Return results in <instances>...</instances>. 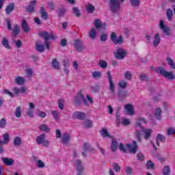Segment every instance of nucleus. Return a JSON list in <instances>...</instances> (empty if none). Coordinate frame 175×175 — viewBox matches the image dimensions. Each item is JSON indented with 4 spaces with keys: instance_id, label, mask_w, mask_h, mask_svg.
<instances>
[{
    "instance_id": "f257e3e1",
    "label": "nucleus",
    "mask_w": 175,
    "mask_h": 175,
    "mask_svg": "<svg viewBox=\"0 0 175 175\" xmlns=\"http://www.w3.org/2000/svg\"><path fill=\"white\" fill-rule=\"evenodd\" d=\"M39 36L44 40L45 46L47 50H50V42L49 40H50V39H52V40H55V39H57V36L49 33V31H40Z\"/></svg>"
},
{
    "instance_id": "473e14b6",
    "label": "nucleus",
    "mask_w": 175,
    "mask_h": 175,
    "mask_svg": "<svg viewBox=\"0 0 175 175\" xmlns=\"http://www.w3.org/2000/svg\"><path fill=\"white\" fill-rule=\"evenodd\" d=\"M118 98L120 100H123L126 98V92L120 90L118 92Z\"/></svg>"
},
{
    "instance_id": "603ef678",
    "label": "nucleus",
    "mask_w": 175,
    "mask_h": 175,
    "mask_svg": "<svg viewBox=\"0 0 175 175\" xmlns=\"http://www.w3.org/2000/svg\"><path fill=\"white\" fill-rule=\"evenodd\" d=\"M130 2L134 8L139 6L140 5V0H130Z\"/></svg>"
},
{
    "instance_id": "13d9d810",
    "label": "nucleus",
    "mask_w": 175,
    "mask_h": 175,
    "mask_svg": "<svg viewBox=\"0 0 175 175\" xmlns=\"http://www.w3.org/2000/svg\"><path fill=\"white\" fill-rule=\"evenodd\" d=\"M6 23H7V27L8 31L12 30V22L10 21V18H6L5 19Z\"/></svg>"
},
{
    "instance_id": "69168bd1",
    "label": "nucleus",
    "mask_w": 175,
    "mask_h": 175,
    "mask_svg": "<svg viewBox=\"0 0 175 175\" xmlns=\"http://www.w3.org/2000/svg\"><path fill=\"white\" fill-rule=\"evenodd\" d=\"M113 169L115 172H120V170H121V167H120V165H118V163H113Z\"/></svg>"
},
{
    "instance_id": "8fccbe9b",
    "label": "nucleus",
    "mask_w": 175,
    "mask_h": 175,
    "mask_svg": "<svg viewBox=\"0 0 175 175\" xmlns=\"http://www.w3.org/2000/svg\"><path fill=\"white\" fill-rule=\"evenodd\" d=\"M73 10V13L74 14H75L76 17H80V16H81V14L80 13V10H79V8L74 7L72 8Z\"/></svg>"
},
{
    "instance_id": "6e6d98bb",
    "label": "nucleus",
    "mask_w": 175,
    "mask_h": 175,
    "mask_svg": "<svg viewBox=\"0 0 175 175\" xmlns=\"http://www.w3.org/2000/svg\"><path fill=\"white\" fill-rule=\"evenodd\" d=\"M64 100H61V99H60V100H59L57 101L58 107H59V109L60 110H64Z\"/></svg>"
},
{
    "instance_id": "ddd939ff",
    "label": "nucleus",
    "mask_w": 175,
    "mask_h": 175,
    "mask_svg": "<svg viewBox=\"0 0 175 175\" xmlns=\"http://www.w3.org/2000/svg\"><path fill=\"white\" fill-rule=\"evenodd\" d=\"M70 142V135L68 133H65L62 136V143L63 144H68Z\"/></svg>"
},
{
    "instance_id": "6ab92c4d",
    "label": "nucleus",
    "mask_w": 175,
    "mask_h": 175,
    "mask_svg": "<svg viewBox=\"0 0 175 175\" xmlns=\"http://www.w3.org/2000/svg\"><path fill=\"white\" fill-rule=\"evenodd\" d=\"M125 109L129 116H133V114H135V111H133V105H132V104H126L125 105Z\"/></svg>"
},
{
    "instance_id": "2f4dec72",
    "label": "nucleus",
    "mask_w": 175,
    "mask_h": 175,
    "mask_svg": "<svg viewBox=\"0 0 175 175\" xmlns=\"http://www.w3.org/2000/svg\"><path fill=\"white\" fill-rule=\"evenodd\" d=\"M146 168L149 170H155V164L151 161H148L146 163Z\"/></svg>"
},
{
    "instance_id": "a18cd8bd",
    "label": "nucleus",
    "mask_w": 175,
    "mask_h": 175,
    "mask_svg": "<svg viewBox=\"0 0 175 175\" xmlns=\"http://www.w3.org/2000/svg\"><path fill=\"white\" fill-rule=\"evenodd\" d=\"M21 107H17L15 110V116L17 118H20L21 117Z\"/></svg>"
},
{
    "instance_id": "2eb2a0df",
    "label": "nucleus",
    "mask_w": 175,
    "mask_h": 175,
    "mask_svg": "<svg viewBox=\"0 0 175 175\" xmlns=\"http://www.w3.org/2000/svg\"><path fill=\"white\" fill-rule=\"evenodd\" d=\"M73 117L77 120H85V113L83 112L75 111L73 114Z\"/></svg>"
},
{
    "instance_id": "a19ab883",
    "label": "nucleus",
    "mask_w": 175,
    "mask_h": 175,
    "mask_svg": "<svg viewBox=\"0 0 175 175\" xmlns=\"http://www.w3.org/2000/svg\"><path fill=\"white\" fill-rule=\"evenodd\" d=\"M3 143H4V144H8V143H9V139H10V135H9L8 133H6L3 135Z\"/></svg>"
},
{
    "instance_id": "f704fd0d",
    "label": "nucleus",
    "mask_w": 175,
    "mask_h": 175,
    "mask_svg": "<svg viewBox=\"0 0 175 175\" xmlns=\"http://www.w3.org/2000/svg\"><path fill=\"white\" fill-rule=\"evenodd\" d=\"M89 38L90 39H95L96 38V30L92 28L89 32Z\"/></svg>"
},
{
    "instance_id": "052dcab7",
    "label": "nucleus",
    "mask_w": 175,
    "mask_h": 175,
    "mask_svg": "<svg viewBox=\"0 0 175 175\" xmlns=\"http://www.w3.org/2000/svg\"><path fill=\"white\" fill-rule=\"evenodd\" d=\"M139 79L141 81H148V77L146 76V75H139Z\"/></svg>"
},
{
    "instance_id": "864d4df0",
    "label": "nucleus",
    "mask_w": 175,
    "mask_h": 175,
    "mask_svg": "<svg viewBox=\"0 0 175 175\" xmlns=\"http://www.w3.org/2000/svg\"><path fill=\"white\" fill-rule=\"evenodd\" d=\"M26 114L30 118H33V109H31L28 108L27 111L26 112Z\"/></svg>"
},
{
    "instance_id": "4468645a",
    "label": "nucleus",
    "mask_w": 175,
    "mask_h": 175,
    "mask_svg": "<svg viewBox=\"0 0 175 175\" xmlns=\"http://www.w3.org/2000/svg\"><path fill=\"white\" fill-rule=\"evenodd\" d=\"M1 161L4 165H5V166H12V165L14 163V160H13V159H10L8 157H2Z\"/></svg>"
},
{
    "instance_id": "338daca9",
    "label": "nucleus",
    "mask_w": 175,
    "mask_h": 175,
    "mask_svg": "<svg viewBox=\"0 0 175 175\" xmlns=\"http://www.w3.org/2000/svg\"><path fill=\"white\" fill-rule=\"evenodd\" d=\"M90 144H88V143H85V144H83V150L84 151H90Z\"/></svg>"
},
{
    "instance_id": "e433bc0d",
    "label": "nucleus",
    "mask_w": 175,
    "mask_h": 175,
    "mask_svg": "<svg viewBox=\"0 0 175 175\" xmlns=\"http://www.w3.org/2000/svg\"><path fill=\"white\" fill-rule=\"evenodd\" d=\"M36 50L38 53H43L44 51V45L40 44H36Z\"/></svg>"
},
{
    "instance_id": "b1692460",
    "label": "nucleus",
    "mask_w": 175,
    "mask_h": 175,
    "mask_svg": "<svg viewBox=\"0 0 175 175\" xmlns=\"http://www.w3.org/2000/svg\"><path fill=\"white\" fill-rule=\"evenodd\" d=\"M23 142L21 141V137H15L13 140V144L16 147H18V146H21Z\"/></svg>"
},
{
    "instance_id": "5fc2aeb1",
    "label": "nucleus",
    "mask_w": 175,
    "mask_h": 175,
    "mask_svg": "<svg viewBox=\"0 0 175 175\" xmlns=\"http://www.w3.org/2000/svg\"><path fill=\"white\" fill-rule=\"evenodd\" d=\"M83 125L85 126V128H91L92 126V121L86 120L84 122Z\"/></svg>"
},
{
    "instance_id": "0e129e2a",
    "label": "nucleus",
    "mask_w": 175,
    "mask_h": 175,
    "mask_svg": "<svg viewBox=\"0 0 175 175\" xmlns=\"http://www.w3.org/2000/svg\"><path fill=\"white\" fill-rule=\"evenodd\" d=\"M37 165H38V167H40V169H42L43 167H44V163H43V161H42L41 160H38L37 161Z\"/></svg>"
},
{
    "instance_id": "f03ea898",
    "label": "nucleus",
    "mask_w": 175,
    "mask_h": 175,
    "mask_svg": "<svg viewBox=\"0 0 175 175\" xmlns=\"http://www.w3.org/2000/svg\"><path fill=\"white\" fill-rule=\"evenodd\" d=\"M157 73L163 76L165 79H167L168 80H174L175 76L172 72H167L165 68L162 67H159L156 70Z\"/></svg>"
},
{
    "instance_id": "79ce46f5",
    "label": "nucleus",
    "mask_w": 175,
    "mask_h": 175,
    "mask_svg": "<svg viewBox=\"0 0 175 175\" xmlns=\"http://www.w3.org/2000/svg\"><path fill=\"white\" fill-rule=\"evenodd\" d=\"M163 175H170V167L165 165L163 169Z\"/></svg>"
},
{
    "instance_id": "bb28decb",
    "label": "nucleus",
    "mask_w": 175,
    "mask_h": 175,
    "mask_svg": "<svg viewBox=\"0 0 175 175\" xmlns=\"http://www.w3.org/2000/svg\"><path fill=\"white\" fill-rule=\"evenodd\" d=\"M119 88H122V90H125L126 88H128V82L122 80L119 81L118 84Z\"/></svg>"
},
{
    "instance_id": "de8ad7c7",
    "label": "nucleus",
    "mask_w": 175,
    "mask_h": 175,
    "mask_svg": "<svg viewBox=\"0 0 175 175\" xmlns=\"http://www.w3.org/2000/svg\"><path fill=\"white\" fill-rule=\"evenodd\" d=\"M6 119H5V118H3L0 120V128H1L2 129H3V128H6Z\"/></svg>"
},
{
    "instance_id": "72a5a7b5",
    "label": "nucleus",
    "mask_w": 175,
    "mask_h": 175,
    "mask_svg": "<svg viewBox=\"0 0 175 175\" xmlns=\"http://www.w3.org/2000/svg\"><path fill=\"white\" fill-rule=\"evenodd\" d=\"M98 65L100 68H102V69H107V62L100 59L98 62Z\"/></svg>"
},
{
    "instance_id": "7c9ffc66",
    "label": "nucleus",
    "mask_w": 175,
    "mask_h": 175,
    "mask_svg": "<svg viewBox=\"0 0 175 175\" xmlns=\"http://www.w3.org/2000/svg\"><path fill=\"white\" fill-rule=\"evenodd\" d=\"M15 83L18 84V85H23L24 83H25V79L23 77H17L15 79Z\"/></svg>"
},
{
    "instance_id": "3c124183",
    "label": "nucleus",
    "mask_w": 175,
    "mask_h": 175,
    "mask_svg": "<svg viewBox=\"0 0 175 175\" xmlns=\"http://www.w3.org/2000/svg\"><path fill=\"white\" fill-rule=\"evenodd\" d=\"M124 78L126 80H132V73L130 71H126L124 72Z\"/></svg>"
},
{
    "instance_id": "aec40b11",
    "label": "nucleus",
    "mask_w": 175,
    "mask_h": 175,
    "mask_svg": "<svg viewBox=\"0 0 175 175\" xmlns=\"http://www.w3.org/2000/svg\"><path fill=\"white\" fill-rule=\"evenodd\" d=\"M18 33H20V29H18V25L14 24V28L12 29V31L11 33V35H12V36H13V38H16V36H17V35Z\"/></svg>"
},
{
    "instance_id": "5701e85b",
    "label": "nucleus",
    "mask_w": 175,
    "mask_h": 175,
    "mask_svg": "<svg viewBox=\"0 0 175 175\" xmlns=\"http://www.w3.org/2000/svg\"><path fill=\"white\" fill-rule=\"evenodd\" d=\"M40 13L41 17L44 20H47V18H49V14H47V12H46V10L44 7H41Z\"/></svg>"
},
{
    "instance_id": "393cba45",
    "label": "nucleus",
    "mask_w": 175,
    "mask_h": 175,
    "mask_svg": "<svg viewBox=\"0 0 175 175\" xmlns=\"http://www.w3.org/2000/svg\"><path fill=\"white\" fill-rule=\"evenodd\" d=\"M1 43L5 49H7V50H10V49H12L9 44V40H8L5 37H3Z\"/></svg>"
},
{
    "instance_id": "cd10ccee",
    "label": "nucleus",
    "mask_w": 175,
    "mask_h": 175,
    "mask_svg": "<svg viewBox=\"0 0 175 175\" xmlns=\"http://www.w3.org/2000/svg\"><path fill=\"white\" fill-rule=\"evenodd\" d=\"M147 124V120H146V118H139L137 120L136 122V126H139L142 128V124Z\"/></svg>"
},
{
    "instance_id": "37998d69",
    "label": "nucleus",
    "mask_w": 175,
    "mask_h": 175,
    "mask_svg": "<svg viewBox=\"0 0 175 175\" xmlns=\"http://www.w3.org/2000/svg\"><path fill=\"white\" fill-rule=\"evenodd\" d=\"M65 13H66V10L65 8H62L59 9V11H58L59 17H64V16L65 15Z\"/></svg>"
},
{
    "instance_id": "423d86ee",
    "label": "nucleus",
    "mask_w": 175,
    "mask_h": 175,
    "mask_svg": "<svg viewBox=\"0 0 175 175\" xmlns=\"http://www.w3.org/2000/svg\"><path fill=\"white\" fill-rule=\"evenodd\" d=\"M37 144H43L44 147H48L49 144H50V142L49 140H46V135L41 134L36 138Z\"/></svg>"
},
{
    "instance_id": "0eeeda50",
    "label": "nucleus",
    "mask_w": 175,
    "mask_h": 175,
    "mask_svg": "<svg viewBox=\"0 0 175 175\" xmlns=\"http://www.w3.org/2000/svg\"><path fill=\"white\" fill-rule=\"evenodd\" d=\"M107 76L108 77L109 83V90H110L111 94H112V95H114V94H116V89L114 86V81H113V77H111V72L110 71H108L107 72Z\"/></svg>"
},
{
    "instance_id": "20e7f679",
    "label": "nucleus",
    "mask_w": 175,
    "mask_h": 175,
    "mask_svg": "<svg viewBox=\"0 0 175 175\" xmlns=\"http://www.w3.org/2000/svg\"><path fill=\"white\" fill-rule=\"evenodd\" d=\"M113 55L116 59H124L126 55H128V51L122 48H118Z\"/></svg>"
},
{
    "instance_id": "6e6552de",
    "label": "nucleus",
    "mask_w": 175,
    "mask_h": 175,
    "mask_svg": "<svg viewBox=\"0 0 175 175\" xmlns=\"http://www.w3.org/2000/svg\"><path fill=\"white\" fill-rule=\"evenodd\" d=\"M111 40L113 42L114 44H122L124 43L122 36H120L118 38H117V34L114 31L111 34Z\"/></svg>"
},
{
    "instance_id": "e2e57ef3",
    "label": "nucleus",
    "mask_w": 175,
    "mask_h": 175,
    "mask_svg": "<svg viewBox=\"0 0 175 175\" xmlns=\"http://www.w3.org/2000/svg\"><path fill=\"white\" fill-rule=\"evenodd\" d=\"M136 137L138 142H142V133L139 131H137Z\"/></svg>"
},
{
    "instance_id": "58836bf2",
    "label": "nucleus",
    "mask_w": 175,
    "mask_h": 175,
    "mask_svg": "<svg viewBox=\"0 0 175 175\" xmlns=\"http://www.w3.org/2000/svg\"><path fill=\"white\" fill-rule=\"evenodd\" d=\"M93 79H98L102 77V72L100 71H94L92 74Z\"/></svg>"
},
{
    "instance_id": "09e8293b",
    "label": "nucleus",
    "mask_w": 175,
    "mask_h": 175,
    "mask_svg": "<svg viewBox=\"0 0 175 175\" xmlns=\"http://www.w3.org/2000/svg\"><path fill=\"white\" fill-rule=\"evenodd\" d=\"M86 10L88 13H92L95 10V7L92 4H88L86 7Z\"/></svg>"
},
{
    "instance_id": "c85d7f7f",
    "label": "nucleus",
    "mask_w": 175,
    "mask_h": 175,
    "mask_svg": "<svg viewBox=\"0 0 175 175\" xmlns=\"http://www.w3.org/2000/svg\"><path fill=\"white\" fill-rule=\"evenodd\" d=\"M166 16L168 21H172V20H173V10H172V9H167L166 11Z\"/></svg>"
},
{
    "instance_id": "c9c22d12",
    "label": "nucleus",
    "mask_w": 175,
    "mask_h": 175,
    "mask_svg": "<svg viewBox=\"0 0 175 175\" xmlns=\"http://www.w3.org/2000/svg\"><path fill=\"white\" fill-rule=\"evenodd\" d=\"M166 59H167V64H168L169 66L171 68V69L175 70V63L173 61V59H172V58H170L169 57H167Z\"/></svg>"
},
{
    "instance_id": "9b49d317",
    "label": "nucleus",
    "mask_w": 175,
    "mask_h": 175,
    "mask_svg": "<svg viewBox=\"0 0 175 175\" xmlns=\"http://www.w3.org/2000/svg\"><path fill=\"white\" fill-rule=\"evenodd\" d=\"M159 27L163 32L165 35H167V36H169L170 35V28L165 25V22L163 20L160 21Z\"/></svg>"
},
{
    "instance_id": "ea45409f",
    "label": "nucleus",
    "mask_w": 175,
    "mask_h": 175,
    "mask_svg": "<svg viewBox=\"0 0 175 175\" xmlns=\"http://www.w3.org/2000/svg\"><path fill=\"white\" fill-rule=\"evenodd\" d=\"M100 133L103 137H111V135L107 132V130L103 129L100 131Z\"/></svg>"
},
{
    "instance_id": "7ed1b4c3",
    "label": "nucleus",
    "mask_w": 175,
    "mask_h": 175,
    "mask_svg": "<svg viewBox=\"0 0 175 175\" xmlns=\"http://www.w3.org/2000/svg\"><path fill=\"white\" fill-rule=\"evenodd\" d=\"M120 0H109V6L112 13H117L120 10Z\"/></svg>"
},
{
    "instance_id": "412c9836",
    "label": "nucleus",
    "mask_w": 175,
    "mask_h": 175,
    "mask_svg": "<svg viewBox=\"0 0 175 175\" xmlns=\"http://www.w3.org/2000/svg\"><path fill=\"white\" fill-rule=\"evenodd\" d=\"M14 10V3H11L8 4L5 8L6 14L9 15Z\"/></svg>"
},
{
    "instance_id": "c756f323",
    "label": "nucleus",
    "mask_w": 175,
    "mask_h": 175,
    "mask_svg": "<svg viewBox=\"0 0 175 175\" xmlns=\"http://www.w3.org/2000/svg\"><path fill=\"white\" fill-rule=\"evenodd\" d=\"M162 109L161 108H157L154 113V117L157 120H161L162 118Z\"/></svg>"
},
{
    "instance_id": "a878e982",
    "label": "nucleus",
    "mask_w": 175,
    "mask_h": 175,
    "mask_svg": "<svg viewBox=\"0 0 175 175\" xmlns=\"http://www.w3.org/2000/svg\"><path fill=\"white\" fill-rule=\"evenodd\" d=\"M39 129L41 130L42 132H46V133H49L51 129L47 126V124H41L39 126Z\"/></svg>"
},
{
    "instance_id": "9d476101",
    "label": "nucleus",
    "mask_w": 175,
    "mask_h": 175,
    "mask_svg": "<svg viewBox=\"0 0 175 175\" xmlns=\"http://www.w3.org/2000/svg\"><path fill=\"white\" fill-rule=\"evenodd\" d=\"M133 146L131 144H128L126 145V148L128 150H129L131 154H135V152H137V142H136V141H133Z\"/></svg>"
},
{
    "instance_id": "774afa93",
    "label": "nucleus",
    "mask_w": 175,
    "mask_h": 175,
    "mask_svg": "<svg viewBox=\"0 0 175 175\" xmlns=\"http://www.w3.org/2000/svg\"><path fill=\"white\" fill-rule=\"evenodd\" d=\"M175 133V130L172 128H170L167 130V135H174Z\"/></svg>"
},
{
    "instance_id": "f3484780",
    "label": "nucleus",
    "mask_w": 175,
    "mask_h": 175,
    "mask_svg": "<svg viewBox=\"0 0 175 175\" xmlns=\"http://www.w3.org/2000/svg\"><path fill=\"white\" fill-rule=\"evenodd\" d=\"M156 144L159 147V142H161V143H165L166 141V137H164L162 134H158L156 137Z\"/></svg>"
},
{
    "instance_id": "680f3d73",
    "label": "nucleus",
    "mask_w": 175,
    "mask_h": 175,
    "mask_svg": "<svg viewBox=\"0 0 175 175\" xmlns=\"http://www.w3.org/2000/svg\"><path fill=\"white\" fill-rule=\"evenodd\" d=\"M137 158L138 161H141V162H143V161H144V155H143V154L142 153H138L137 154Z\"/></svg>"
},
{
    "instance_id": "f8f14e48",
    "label": "nucleus",
    "mask_w": 175,
    "mask_h": 175,
    "mask_svg": "<svg viewBox=\"0 0 175 175\" xmlns=\"http://www.w3.org/2000/svg\"><path fill=\"white\" fill-rule=\"evenodd\" d=\"M21 28L25 33H28L31 31V28L28 26V23L25 19H23L21 21Z\"/></svg>"
},
{
    "instance_id": "4be33fe9",
    "label": "nucleus",
    "mask_w": 175,
    "mask_h": 175,
    "mask_svg": "<svg viewBox=\"0 0 175 175\" xmlns=\"http://www.w3.org/2000/svg\"><path fill=\"white\" fill-rule=\"evenodd\" d=\"M161 43V37L159 33H156L154 35V39L153 40V46L157 47Z\"/></svg>"
},
{
    "instance_id": "dca6fc26",
    "label": "nucleus",
    "mask_w": 175,
    "mask_h": 175,
    "mask_svg": "<svg viewBox=\"0 0 175 175\" xmlns=\"http://www.w3.org/2000/svg\"><path fill=\"white\" fill-rule=\"evenodd\" d=\"M142 132L144 133L145 140H148L151 137V133H152V130L149 129H142Z\"/></svg>"
},
{
    "instance_id": "4d7b16f0",
    "label": "nucleus",
    "mask_w": 175,
    "mask_h": 175,
    "mask_svg": "<svg viewBox=\"0 0 175 175\" xmlns=\"http://www.w3.org/2000/svg\"><path fill=\"white\" fill-rule=\"evenodd\" d=\"M94 25L97 29H99L102 27V23H100V20L96 19L94 21Z\"/></svg>"
},
{
    "instance_id": "39448f33",
    "label": "nucleus",
    "mask_w": 175,
    "mask_h": 175,
    "mask_svg": "<svg viewBox=\"0 0 175 175\" xmlns=\"http://www.w3.org/2000/svg\"><path fill=\"white\" fill-rule=\"evenodd\" d=\"M81 102L85 105V106H88V102L87 101V99L83 96V94L79 93L76 96L75 99V103L77 106H80L81 105Z\"/></svg>"
},
{
    "instance_id": "49530a36",
    "label": "nucleus",
    "mask_w": 175,
    "mask_h": 175,
    "mask_svg": "<svg viewBox=\"0 0 175 175\" xmlns=\"http://www.w3.org/2000/svg\"><path fill=\"white\" fill-rule=\"evenodd\" d=\"M118 144L117 143V141H116V140L112 141L111 145V151H113V152L116 151Z\"/></svg>"
},
{
    "instance_id": "c03bdc74",
    "label": "nucleus",
    "mask_w": 175,
    "mask_h": 175,
    "mask_svg": "<svg viewBox=\"0 0 175 175\" xmlns=\"http://www.w3.org/2000/svg\"><path fill=\"white\" fill-rule=\"evenodd\" d=\"M51 114L54 118V120H55V121H58V120H59V114L56 110H53L51 111Z\"/></svg>"
},
{
    "instance_id": "a211bd4d",
    "label": "nucleus",
    "mask_w": 175,
    "mask_h": 175,
    "mask_svg": "<svg viewBox=\"0 0 175 175\" xmlns=\"http://www.w3.org/2000/svg\"><path fill=\"white\" fill-rule=\"evenodd\" d=\"M35 5H36V0L30 1V5L27 7V12L29 13H33L35 12Z\"/></svg>"
},
{
    "instance_id": "1a4fd4ad",
    "label": "nucleus",
    "mask_w": 175,
    "mask_h": 175,
    "mask_svg": "<svg viewBox=\"0 0 175 175\" xmlns=\"http://www.w3.org/2000/svg\"><path fill=\"white\" fill-rule=\"evenodd\" d=\"M74 47L78 53H81V51L84 50V44H83V42H81L80 39L75 40Z\"/></svg>"
},
{
    "instance_id": "4c0bfd02",
    "label": "nucleus",
    "mask_w": 175,
    "mask_h": 175,
    "mask_svg": "<svg viewBox=\"0 0 175 175\" xmlns=\"http://www.w3.org/2000/svg\"><path fill=\"white\" fill-rule=\"evenodd\" d=\"M52 66L55 69H59V62L57 59H53L52 61Z\"/></svg>"
},
{
    "instance_id": "bf43d9fd",
    "label": "nucleus",
    "mask_w": 175,
    "mask_h": 175,
    "mask_svg": "<svg viewBox=\"0 0 175 175\" xmlns=\"http://www.w3.org/2000/svg\"><path fill=\"white\" fill-rule=\"evenodd\" d=\"M37 116L38 117H40L41 118H45L46 117V112L41 111L40 110H38V113H37Z\"/></svg>"
}]
</instances>
